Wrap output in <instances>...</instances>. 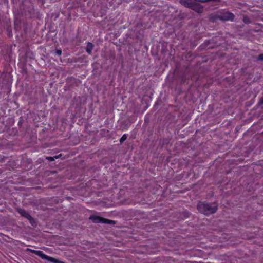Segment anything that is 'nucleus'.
Wrapping results in <instances>:
<instances>
[{"label":"nucleus","instance_id":"obj_3","mask_svg":"<svg viewBox=\"0 0 263 263\" xmlns=\"http://www.w3.org/2000/svg\"><path fill=\"white\" fill-rule=\"evenodd\" d=\"M90 219H92V221L96 223L115 224V222L114 221L106 219L98 216L91 217Z\"/></svg>","mask_w":263,"mask_h":263},{"label":"nucleus","instance_id":"obj_4","mask_svg":"<svg viewBox=\"0 0 263 263\" xmlns=\"http://www.w3.org/2000/svg\"><path fill=\"white\" fill-rule=\"evenodd\" d=\"M197 0H194V2L193 3L191 9L198 13H202L203 12V8L200 4L197 3Z\"/></svg>","mask_w":263,"mask_h":263},{"label":"nucleus","instance_id":"obj_1","mask_svg":"<svg viewBox=\"0 0 263 263\" xmlns=\"http://www.w3.org/2000/svg\"><path fill=\"white\" fill-rule=\"evenodd\" d=\"M197 209L203 214L209 215L216 212L217 208L215 203L209 204L200 202L197 205Z\"/></svg>","mask_w":263,"mask_h":263},{"label":"nucleus","instance_id":"obj_6","mask_svg":"<svg viewBox=\"0 0 263 263\" xmlns=\"http://www.w3.org/2000/svg\"><path fill=\"white\" fill-rule=\"evenodd\" d=\"M194 0H180V3L185 7L191 8Z\"/></svg>","mask_w":263,"mask_h":263},{"label":"nucleus","instance_id":"obj_8","mask_svg":"<svg viewBox=\"0 0 263 263\" xmlns=\"http://www.w3.org/2000/svg\"><path fill=\"white\" fill-rule=\"evenodd\" d=\"M43 259H45L48 260V261L52 262L53 263H64L63 261H61L58 259H55L53 257L48 256L45 254V257H43Z\"/></svg>","mask_w":263,"mask_h":263},{"label":"nucleus","instance_id":"obj_14","mask_svg":"<svg viewBox=\"0 0 263 263\" xmlns=\"http://www.w3.org/2000/svg\"><path fill=\"white\" fill-rule=\"evenodd\" d=\"M56 53H57L58 55H60L62 54V51H61V50H57V51H56Z\"/></svg>","mask_w":263,"mask_h":263},{"label":"nucleus","instance_id":"obj_2","mask_svg":"<svg viewBox=\"0 0 263 263\" xmlns=\"http://www.w3.org/2000/svg\"><path fill=\"white\" fill-rule=\"evenodd\" d=\"M216 18L224 21H233L235 18V15L231 12L226 10H222L217 13Z\"/></svg>","mask_w":263,"mask_h":263},{"label":"nucleus","instance_id":"obj_11","mask_svg":"<svg viewBox=\"0 0 263 263\" xmlns=\"http://www.w3.org/2000/svg\"><path fill=\"white\" fill-rule=\"evenodd\" d=\"M197 1L202 2V3H206V2H210V1L219 2L220 0H197Z\"/></svg>","mask_w":263,"mask_h":263},{"label":"nucleus","instance_id":"obj_16","mask_svg":"<svg viewBox=\"0 0 263 263\" xmlns=\"http://www.w3.org/2000/svg\"><path fill=\"white\" fill-rule=\"evenodd\" d=\"M260 103L263 104V99L260 100Z\"/></svg>","mask_w":263,"mask_h":263},{"label":"nucleus","instance_id":"obj_15","mask_svg":"<svg viewBox=\"0 0 263 263\" xmlns=\"http://www.w3.org/2000/svg\"><path fill=\"white\" fill-rule=\"evenodd\" d=\"M47 159H49V160H53L52 157H48V158H47Z\"/></svg>","mask_w":263,"mask_h":263},{"label":"nucleus","instance_id":"obj_10","mask_svg":"<svg viewBox=\"0 0 263 263\" xmlns=\"http://www.w3.org/2000/svg\"><path fill=\"white\" fill-rule=\"evenodd\" d=\"M243 21L245 23H249L250 22V20L249 18L247 16H244L243 17Z\"/></svg>","mask_w":263,"mask_h":263},{"label":"nucleus","instance_id":"obj_7","mask_svg":"<svg viewBox=\"0 0 263 263\" xmlns=\"http://www.w3.org/2000/svg\"><path fill=\"white\" fill-rule=\"evenodd\" d=\"M28 251L29 252L35 254V255L41 257L42 259L43 257H45V254L43 253V252L40 250H34L31 249H28Z\"/></svg>","mask_w":263,"mask_h":263},{"label":"nucleus","instance_id":"obj_13","mask_svg":"<svg viewBox=\"0 0 263 263\" xmlns=\"http://www.w3.org/2000/svg\"><path fill=\"white\" fill-rule=\"evenodd\" d=\"M258 60L262 61L263 60V53L260 54L258 57Z\"/></svg>","mask_w":263,"mask_h":263},{"label":"nucleus","instance_id":"obj_5","mask_svg":"<svg viewBox=\"0 0 263 263\" xmlns=\"http://www.w3.org/2000/svg\"><path fill=\"white\" fill-rule=\"evenodd\" d=\"M18 212L22 216H24L29 219L30 222L33 225V219L26 211L20 209L18 210Z\"/></svg>","mask_w":263,"mask_h":263},{"label":"nucleus","instance_id":"obj_9","mask_svg":"<svg viewBox=\"0 0 263 263\" xmlns=\"http://www.w3.org/2000/svg\"><path fill=\"white\" fill-rule=\"evenodd\" d=\"M93 48V44L90 42H88L86 50L89 54H91V51H92Z\"/></svg>","mask_w":263,"mask_h":263},{"label":"nucleus","instance_id":"obj_12","mask_svg":"<svg viewBox=\"0 0 263 263\" xmlns=\"http://www.w3.org/2000/svg\"><path fill=\"white\" fill-rule=\"evenodd\" d=\"M126 139H127V136L125 134H124L121 138V139L120 140V141L121 143H122L123 141H124Z\"/></svg>","mask_w":263,"mask_h":263}]
</instances>
